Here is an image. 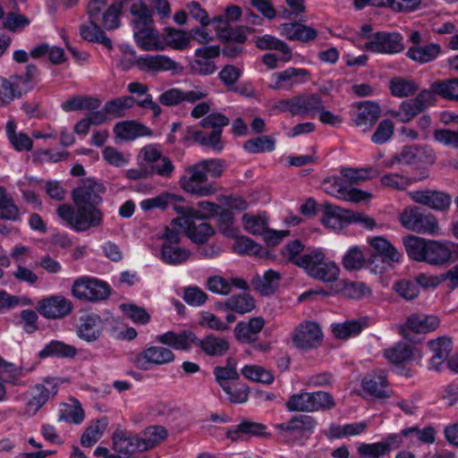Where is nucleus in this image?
Here are the masks:
<instances>
[{"instance_id":"37998d69","label":"nucleus","mask_w":458,"mask_h":458,"mask_svg":"<svg viewBox=\"0 0 458 458\" xmlns=\"http://www.w3.org/2000/svg\"><path fill=\"white\" fill-rule=\"evenodd\" d=\"M340 174L344 178L345 184L351 186L377 176L378 172L371 166L365 168L343 167L340 170Z\"/></svg>"},{"instance_id":"6e6d98bb","label":"nucleus","mask_w":458,"mask_h":458,"mask_svg":"<svg viewBox=\"0 0 458 458\" xmlns=\"http://www.w3.org/2000/svg\"><path fill=\"white\" fill-rule=\"evenodd\" d=\"M166 437L167 431L164 427L154 425L145 428L140 438L147 451L160 444Z\"/></svg>"},{"instance_id":"c756f323","label":"nucleus","mask_w":458,"mask_h":458,"mask_svg":"<svg viewBox=\"0 0 458 458\" xmlns=\"http://www.w3.org/2000/svg\"><path fill=\"white\" fill-rule=\"evenodd\" d=\"M309 72L305 69L289 67L284 71L273 74L274 83L271 88L274 89L290 90L294 86L303 82L301 77H306Z\"/></svg>"},{"instance_id":"49530a36","label":"nucleus","mask_w":458,"mask_h":458,"mask_svg":"<svg viewBox=\"0 0 458 458\" xmlns=\"http://www.w3.org/2000/svg\"><path fill=\"white\" fill-rule=\"evenodd\" d=\"M266 427L261 423L243 421L233 428L227 430V437L237 441L242 435L249 437H259L265 433Z\"/></svg>"},{"instance_id":"680f3d73","label":"nucleus","mask_w":458,"mask_h":458,"mask_svg":"<svg viewBox=\"0 0 458 458\" xmlns=\"http://www.w3.org/2000/svg\"><path fill=\"white\" fill-rule=\"evenodd\" d=\"M243 148L250 154L270 152L275 149V140L270 136H259L245 141Z\"/></svg>"},{"instance_id":"338daca9","label":"nucleus","mask_w":458,"mask_h":458,"mask_svg":"<svg viewBox=\"0 0 458 458\" xmlns=\"http://www.w3.org/2000/svg\"><path fill=\"white\" fill-rule=\"evenodd\" d=\"M310 395L311 412L331 410L335 405L333 396L327 392H311L310 393Z\"/></svg>"},{"instance_id":"f257e3e1","label":"nucleus","mask_w":458,"mask_h":458,"mask_svg":"<svg viewBox=\"0 0 458 458\" xmlns=\"http://www.w3.org/2000/svg\"><path fill=\"white\" fill-rule=\"evenodd\" d=\"M209 111L210 105L208 102H200L192 108L191 115L193 118L203 117L199 122L200 127L203 129H212V131L209 133H206L201 130L188 127L184 139L186 140H192L203 147H208L220 152L225 148L224 141L222 140L223 128L229 124L230 120L223 114L217 112L208 114Z\"/></svg>"},{"instance_id":"b1692460","label":"nucleus","mask_w":458,"mask_h":458,"mask_svg":"<svg viewBox=\"0 0 458 458\" xmlns=\"http://www.w3.org/2000/svg\"><path fill=\"white\" fill-rule=\"evenodd\" d=\"M395 159L398 163L417 166L433 164L436 157L433 150L427 146H410L403 148Z\"/></svg>"},{"instance_id":"9d476101","label":"nucleus","mask_w":458,"mask_h":458,"mask_svg":"<svg viewBox=\"0 0 458 458\" xmlns=\"http://www.w3.org/2000/svg\"><path fill=\"white\" fill-rule=\"evenodd\" d=\"M174 360L173 352L163 346H150L131 357V362L139 369L148 370L152 365H163Z\"/></svg>"},{"instance_id":"a211bd4d","label":"nucleus","mask_w":458,"mask_h":458,"mask_svg":"<svg viewBox=\"0 0 458 458\" xmlns=\"http://www.w3.org/2000/svg\"><path fill=\"white\" fill-rule=\"evenodd\" d=\"M106 319L94 312H86L80 316L76 327V335L81 340L93 343L102 335Z\"/></svg>"},{"instance_id":"2eb2a0df","label":"nucleus","mask_w":458,"mask_h":458,"mask_svg":"<svg viewBox=\"0 0 458 458\" xmlns=\"http://www.w3.org/2000/svg\"><path fill=\"white\" fill-rule=\"evenodd\" d=\"M37 310L47 319H62L72 313L73 304L63 295H52L38 301Z\"/></svg>"},{"instance_id":"a19ab883","label":"nucleus","mask_w":458,"mask_h":458,"mask_svg":"<svg viewBox=\"0 0 458 458\" xmlns=\"http://www.w3.org/2000/svg\"><path fill=\"white\" fill-rule=\"evenodd\" d=\"M405 250L411 259L423 262L428 246V240L416 236L408 235L403 239Z\"/></svg>"},{"instance_id":"473e14b6","label":"nucleus","mask_w":458,"mask_h":458,"mask_svg":"<svg viewBox=\"0 0 458 458\" xmlns=\"http://www.w3.org/2000/svg\"><path fill=\"white\" fill-rule=\"evenodd\" d=\"M281 274L276 270L268 269L262 276L256 275L251 281L255 291L263 296L272 295L279 286Z\"/></svg>"},{"instance_id":"69168bd1","label":"nucleus","mask_w":458,"mask_h":458,"mask_svg":"<svg viewBox=\"0 0 458 458\" xmlns=\"http://www.w3.org/2000/svg\"><path fill=\"white\" fill-rule=\"evenodd\" d=\"M422 112L414 99L402 102L397 111H392L391 114L402 123L410 122L415 115Z\"/></svg>"},{"instance_id":"39448f33","label":"nucleus","mask_w":458,"mask_h":458,"mask_svg":"<svg viewBox=\"0 0 458 458\" xmlns=\"http://www.w3.org/2000/svg\"><path fill=\"white\" fill-rule=\"evenodd\" d=\"M163 244L160 251L161 260L171 266H178L186 262L191 257V251L179 246L180 233L174 228L165 227L160 235Z\"/></svg>"},{"instance_id":"0e129e2a","label":"nucleus","mask_w":458,"mask_h":458,"mask_svg":"<svg viewBox=\"0 0 458 458\" xmlns=\"http://www.w3.org/2000/svg\"><path fill=\"white\" fill-rule=\"evenodd\" d=\"M242 220L244 229L253 235H262L267 228V218L260 215L244 214Z\"/></svg>"},{"instance_id":"79ce46f5","label":"nucleus","mask_w":458,"mask_h":458,"mask_svg":"<svg viewBox=\"0 0 458 458\" xmlns=\"http://www.w3.org/2000/svg\"><path fill=\"white\" fill-rule=\"evenodd\" d=\"M362 387L365 392L369 394L377 397L385 398L388 394L386 393V379L384 372L380 374H369L363 377Z\"/></svg>"},{"instance_id":"c85d7f7f","label":"nucleus","mask_w":458,"mask_h":458,"mask_svg":"<svg viewBox=\"0 0 458 458\" xmlns=\"http://www.w3.org/2000/svg\"><path fill=\"white\" fill-rule=\"evenodd\" d=\"M264 325L262 317L250 318L247 322L241 321L234 327L235 338L243 344L254 343Z\"/></svg>"},{"instance_id":"774afa93","label":"nucleus","mask_w":458,"mask_h":458,"mask_svg":"<svg viewBox=\"0 0 458 458\" xmlns=\"http://www.w3.org/2000/svg\"><path fill=\"white\" fill-rule=\"evenodd\" d=\"M286 408L290 411L311 412L310 393L301 392L292 394L286 403Z\"/></svg>"},{"instance_id":"a18cd8bd","label":"nucleus","mask_w":458,"mask_h":458,"mask_svg":"<svg viewBox=\"0 0 458 458\" xmlns=\"http://www.w3.org/2000/svg\"><path fill=\"white\" fill-rule=\"evenodd\" d=\"M256 46L259 49H276L281 52L282 60L288 62L292 58V50L290 47L279 38L271 36L264 35L256 39Z\"/></svg>"},{"instance_id":"c03bdc74","label":"nucleus","mask_w":458,"mask_h":458,"mask_svg":"<svg viewBox=\"0 0 458 458\" xmlns=\"http://www.w3.org/2000/svg\"><path fill=\"white\" fill-rule=\"evenodd\" d=\"M214 375L216 381L225 393H229L230 390V384L228 381L237 380L240 377V375L236 369V362L232 359H228L226 366L216 367L214 369Z\"/></svg>"},{"instance_id":"4c0bfd02","label":"nucleus","mask_w":458,"mask_h":458,"mask_svg":"<svg viewBox=\"0 0 458 458\" xmlns=\"http://www.w3.org/2000/svg\"><path fill=\"white\" fill-rule=\"evenodd\" d=\"M77 353V349L73 345L67 344L62 341L53 340L46 344L38 352V357L40 359L47 357L74 358Z\"/></svg>"},{"instance_id":"1a4fd4ad","label":"nucleus","mask_w":458,"mask_h":458,"mask_svg":"<svg viewBox=\"0 0 458 458\" xmlns=\"http://www.w3.org/2000/svg\"><path fill=\"white\" fill-rule=\"evenodd\" d=\"M363 48L372 53L394 55L404 49L403 38L398 32L378 31L369 37Z\"/></svg>"},{"instance_id":"a878e982","label":"nucleus","mask_w":458,"mask_h":458,"mask_svg":"<svg viewBox=\"0 0 458 458\" xmlns=\"http://www.w3.org/2000/svg\"><path fill=\"white\" fill-rule=\"evenodd\" d=\"M428 347L432 353L428 360V369L439 371L453 350L452 341L448 337H438L429 341Z\"/></svg>"},{"instance_id":"e433bc0d","label":"nucleus","mask_w":458,"mask_h":458,"mask_svg":"<svg viewBox=\"0 0 458 458\" xmlns=\"http://www.w3.org/2000/svg\"><path fill=\"white\" fill-rule=\"evenodd\" d=\"M294 98L295 114L314 116L323 107V100L318 94H303Z\"/></svg>"},{"instance_id":"ddd939ff","label":"nucleus","mask_w":458,"mask_h":458,"mask_svg":"<svg viewBox=\"0 0 458 458\" xmlns=\"http://www.w3.org/2000/svg\"><path fill=\"white\" fill-rule=\"evenodd\" d=\"M172 225L182 227L188 238L197 244L207 242L215 233L214 228L203 222L202 217H199L198 215L192 217L174 218Z\"/></svg>"},{"instance_id":"7c9ffc66","label":"nucleus","mask_w":458,"mask_h":458,"mask_svg":"<svg viewBox=\"0 0 458 458\" xmlns=\"http://www.w3.org/2000/svg\"><path fill=\"white\" fill-rule=\"evenodd\" d=\"M255 307L254 298L245 293L233 294L216 305L217 310H229L241 315L252 311Z\"/></svg>"},{"instance_id":"0eeeda50","label":"nucleus","mask_w":458,"mask_h":458,"mask_svg":"<svg viewBox=\"0 0 458 458\" xmlns=\"http://www.w3.org/2000/svg\"><path fill=\"white\" fill-rule=\"evenodd\" d=\"M72 294L78 300L97 302L106 300L110 295L109 285L101 280L81 276L72 286Z\"/></svg>"},{"instance_id":"f704fd0d","label":"nucleus","mask_w":458,"mask_h":458,"mask_svg":"<svg viewBox=\"0 0 458 458\" xmlns=\"http://www.w3.org/2000/svg\"><path fill=\"white\" fill-rule=\"evenodd\" d=\"M402 444V437L398 435H390L386 440L374 443L360 445V452L364 455L383 456L392 449L397 448Z\"/></svg>"},{"instance_id":"c9c22d12","label":"nucleus","mask_w":458,"mask_h":458,"mask_svg":"<svg viewBox=\"0 0 458 458\" xmlns=\"http://www.w3.org/2000/svg\"><path fill=\"white\" fill-rule=\"evenodd\" d=\"M134 39L137 45L145 51H160L165 45L160 41L158 34L149 26H144L134 31Z\"/></svg>"},{"instance_id":"aec40b11","label":"nucleus","mask_w":458,"mask_h":458,"mask_svg":"<svg viewBox=\"0 0 458 458\" xmlns=\"http://www.w3.org/2000/svg\"><path fill=\"white\" fill-rule=\"evenodd\" d=\"M105 191L103 184L93 180H86L72 191V200L76 207H98L102 202L100 196Z\"/></svg>"},{"instance_id":"864d4df0","label":"nucleus","mask_w":458,"mask_h":458,"mask_svg":"<svg viewBox=\"0 0 458 458\" xmlns=\"http://www.w3.org/2000/svg\"><path fill=\"white\" fill-rule=\"evenodd\" d=\"M393 292L406 301H411L420 295V287L413 280L403 278L396 280L392 284Z\"/></svg>"},{"instance_id":"5fc2aeb1","label":"nucleus","mask_w":458,"mask_h":458,"mask_svg":"<svg viewBox=\"0 0 458 458\" xmlns=\"http://www.w3.org/2000/svg\"><path fill=\"white\" fill-rule=\"evenodd\" d=\"M107 420L102 418L89 425L81 437V444L85 447L95 445L107 427Z\"/></svg>"},{"instance_id":"3c124183","label":"nucleus","mask_w":458,"mask_h":458,"mask_svg":"<svg viewBox=\"0 0 458 458\" xmlns=\"http://www.w3.org/2000/svg\"><path fill=\"white\" fill-rule=\"evenodd\" d=\"M365 327L362 319L347 320L344 323L332 325V333L337 339H347L358 335Z\"/></svg>"},{"instance_id":"de8ad7c7","label":"nucleus","mask_w":458,"mask_h":458,"mask_svg":"<svg viewBox=\"0 0 458 458\" xmlns=\"http://www.w3.org/2000/svg\"><path fill=\"white\" fill-rule=\"evenodd\" d=\"M412 355V346L403 342H399L384 351L385 358L393 364L406 362L411 359Z\"/></svg>"},{"instance_id":"6ab92c4d","label":"nucleus","mask_w":458,"mask_h":458,"mask_svg":"<svg viewBox=\"0 0 458 458\" xmlns=\"http://www.w3.org/2000/svg\"><path fill=\"white\" fill-rule=\"evenodd\" d=\"M221 49L218 46H206L195 50L196 59L190 63L191 72L194 75L207 76L216 72V66L211 60L219 56Z\"/></svg>"},{"instance_id":"dca6fc26","label":"nucleus","mask_w":458,"mask_h":458,"mask_svg":"<svg viewBox=\"0 0 458 458\" xmlns=\"http://www.w3.org/2000/svg\"><path fill=\"white\" fill-rule=\"evenodd\" d=\"M58 391L55 378H45L42 384H37L30 390V398L26 403L28 412L35 415Z\"/></svg>"},{"instance_id":"052dcab7","label":"nucleus","mask_w":458,"mask_h":458,"mask_svg":"<svg viewBox=\"0 0 458 458\" xmlns=\"http://www.w3.org/2000/svg\"><path fill=\"white\" fill-rule=\"evenodd\" d=\"M20 212L13 199L8 196L4 188L0 187V219L16 221Z\"/></svg>"},{"instance_id":"72a5a7b5","label":"nucleus","mask_w":458,"mask_h":458,"mask_svg":"<svg viewBox=\"0 0 458 458\" xmlns=\"http://www.w3.org/2000/svg\"><path fill=\"white\" fill-rule=\"evenodd\" d=\"M22 76H12L9 80L0 78V102L8 104L27 91L28 87L22 86Z\"/></svg>"},{"instance_id":"7ed1b4c3","label":"nucleus","mask_w":458,"mask_h":458,"mask_svg":"<svg viewBox=\"0 0 458 458\" xmlns=\"http://www.w3.org/2000/svg\"><path fill=\"white\" fill-rule=\"evenodd\" d=\"M322 207L324 216L321 222L330 230L340 231L352 223H359L369 229H372L376 225L373 218L365 216L363 213L353 212L327 202L324 203Z\"/></svg>"},{"instance_id":"f8f14e48","label":"nucleus","mask_w":458,"mask_h":458,"mask_svg":"<svg viewBox=\"0 0 458 458\" xmlns=\"http://www.w3.org/2000/svg\"><path fill=\"white\" fill-rule=\"evenodd\" d=\"M409 41L412 45L408 48L406 56L420 64L434 61L441 52V47L437 43L423 45L422 36L417 30L410 33Z\"/></svg>"},{"instance_id":"6e6552de","label":"nucleus","mask_w":458,"mask_h":458,"mask_svg":"<svg viewBox=\"0 0 458 458\" xmlns=\"http://www.w3.org/2000/svg\"><path fill=\"white\" fill-rule=\"evenodd\" d=\"M185 171L189 176H182L179 181L181 187L185 191L201 197L215 193L214 185L207 182L208 174L200 161L188 166Z\"/></svg>"},{"instance_id":"423d86ee","label":"nucleus","mask_w":458,"mask_h":458,"mask_svg":"<svg viewBox=\"0 0 458 458\" xmlns=\"http://www.w3.org/2000/svg\"><path fill=\"white\" fill-rule=\"evenodd\" d=\"M399 220L403 227L418 233L434 235L438 230V222L435 216L418 207L405 208Z\"/></svg>"},{"instance_id":"ea45409f","label":"nucleus","mask_w":458,"mask_h":458,"mask_svg":"<svg viewBox=\"0 0 458 458\" xmlns=\"http://www.w3.org/2000/svg\"><path fill=\"white\" fill-rule=\"evenodd\" d=\"M101 27L102 26L98 24V21H91V19H89V23H85L81 26V36L88 41L100 43L106 48L112 49V41L106 36Z\"/></svg>"},{"instance_id":"f03ea898","label":"nucleus","mask_w":458,"mask_h":458,"mask_svg":"<svg viewBox=\"0 0 458 458\" xmlns=\"http://www.w3.org/2000/svg\"><path fill=\"white\" fill-rule=\"evenodd\" d=\"M58 216L76 232H86L103 223V214L97 207H76L62 204L57 208Z\"/></svg>"},{"instance_id":"393cba45","label":"nucleus","mask_w":458,"mask_h":458,"mask_svg":"<svg viewBox=\"0 0 458 458\" xmlns=\"http://www.w3.org/2000/svg\"><path fill=\"white\" fill-rule=\"evenodd\" d=\"M140 70L155 72H180L182 70L181 64L165 55L140 56L136 61Z\"/></svg>"},{"instance_id":"4468645a","label":"nucleus","mask_w":458,"mask_h":458,"mask_svg":"<svg viewBox=\"0 0 458 458\" xmlns=\"http://www.w3.org/2000/svg\"><path fill=\"white\" fill-rule=\"evenodd\" d=\"M323 341L320 326L314 321L300 324L295 329L293 342L295 347L308 351L318 348Z\"/></svg>"},{"instance_id":"2f4dec72","label":"nucleus","mask_w":458,"mask_h":458,"mask_svg":"<svg viewBox=\"0 0 458 458\" xmlns=\"http://www.w3.org/2000/svg\"><path fill=\"white\" fill-rule=\"evenodd\" d=\"M114 133L117 138L133 140L142 136H151L152 131L142 123L135 121L119 122L114 126Z\"/></svg>"},{"instance_id":"20e7f679","label":"nucleus","mask_w":458,"mask_h":458,"mask_svg":"<svg viewBox=\"0 0 458 458\" xmlns=\"http://www.w3.org/2000/svg\"><path fill=\"white\" fill-rule=\"evenodd\" d=\"M302 262L305 264L304 269L313 278L325 283H332L338 278V266L333 261H325V253L321 250L307 253Z\"/></svg>"},{"instance_id":"58836bf2","label":"nucleus","mask_w":458,"mask_h":458,"mask_svg":"<svg viewBox=\"0 0 458 458\" xmlns=\"http://www.w3.org/2000/svg\"><path fill=\"white\" fill-rule=\"evenodd\" d=\"M208 356H223L229 349L226 339L208 335L203 339H198L197 344Z\"/></svg>"},{"instance_id":"13d9d810","label":"nucleus","mask_w":458,"mask_h":458,"mask_svg":"<svg viewBox=\"0 0 458 458\" xmlns=\"http://www.w3.org/2000/svg\"><path fill=\"white\" fill-rule=\"evenodd\" d=\"M135 105L134 98L131 96L121 97L108 101L105 105L107 114L118 118L125 115V111Z\"/></svg>"},{"instance_id":"412c9836","label":"nucleus","mask_w":458,"mask_h":458,"mask_svg":"<svg viewBox=\"0 0 458 458\" xmlns=\"http://www.w3.org/2000/svg\"><path fill=\"white\" fill-rule=\"evenodd\" d=\"M458 245L451 242H440L428 240V246L423 262L441 266L458 258Z\"/></svg>"},{"instance_id":"9b49d317","label":"nucleus","mask_w":458,"mask_h":458,"mask_svg":"<svg viewBox=\"0 0 458 458\" xmlns=\"http://www.w3.org/2000/svg\"><path fill=\"white\" fill-rule=\"evenodd\" d=\"M380 114L381 108L377 102L360 101L354 103L351 117L353 124L366 132L376 124Z\"/></svg>"},{"instance_id":"4be33fe9","label":"nucleus","mask_w":458,"mask_h":458,"mask_svg":"<svg viewBox=\"0 0 458 458\" xmlns=\"http://www.w3.org/2000/svg\"><path fill=\"white\" fill-rule=\"evenodd\" d=\"M409 195L414 202L437 211H446L452 203L451 196L440 191H414L410 192Z\"/></svg>"},{"instance_id":"603ef678","label":"nucleus","mask_w":458,"mask_h":458,"mask_svg":"<svg viewBox=\"0 0 458 458\" xmlns=\"http://www.w3.org/2000/svg\"><path fill=\"white\" fill-rule=\"evenodd\" d=\"M0 380L4 384H9L14 386H23L25 383L21 379L24 375L23 369L15 366L13 363L6 361L3 359L0 367Z\"/></svg>"},{"instance_id":"e2e57ef3","label":"nucleus","mask_w":458,"mask_h":458,"mask_svg":"<svg viewBox=\"0 0 458 458\" xmlns=\"http://www.w3.org/2000/svg\"><path fill=\"white\" fill-rule=\"evenodd\" d=\"M390 89L394 97L404 98L413 95L418 86L413 81L397 77L390 81Z\"/></svg>"},{"instance_id":"f3484780","label":"nucleus","mask_w":458,"mask_h":458,"mask_svg":"<svg viewBox=\"0 0 458 458\" xmlns=\"http://www.w3.org/2000/svg\"><path fill=\"white\" fill-rule=\"evenodd\" d=\"M143 160L149 165L150 175L156 174L164 178H170L174 171L172 160L162 155L156 147L149 145L140 150Z\"/></svg>"},{"instance_id":"09e8293b","label":"nucleus","mask_w":458,"mask_h":458,"mask_svg":"<svg viewBox=\"0 0 458 458\" xmlns=\"http://www.w3.org/2000/svg\"><path fill=\"white\" fill-rule=\"evenodd\" d=\"M370 245L375 251L374 255L380 256L383 261L398 262L400 260L401 254L386 239L375 237L370 240Z\"/></svg>"},{"instance_id":"cd10ccee","label":"nucleus","mask_w":458,"mask_h":458,"mask_svg":"<svg viewBox=\"0 0 458 458\" xmlns=\"http://www.w3.org/2000/svg\"><path fill=\"white\" fill-rule=\"evenodd\" d=\"M157 341L175 350H190L192 345L197 344L198 337L190 330H183L179 333L168 331L157 335Z\"/></svg>"},{"instance_id":"bf43d9fd","label":"nucleus","mask_w":458,"mask_h":458,"mask_svg":"<svg viewBox=\"0 0 458 458\" xmlns=\"http://www.w3.org/2000/svg\"><path fill=\"white\" fill-rule=\"evenodd\" d=\"M242 374L244 377L262 384L270 385L274 381V376L271 371L258 365H246L242 369Z\"/></svg>"},{"instance_id":"4d7b16f0","label":"nucleus","mask_w":458,"mask_h":458,"mask_svg":"<svg viewBox=\"0 0 458 458\" xmlns=\"http://www.w3.org/2000/svg\"><path fill=\"white\" fill-rule=\"evenodd\" d=\"M124 3L114 1L108 8L105 10L100 17L101 26L106 30H115L120 26V14Z\"/></svg>"},{"instance_id":"bb28decb","label":"nucleus","mask_w":458,"mask_h":458,"mask_svg":"<svg viewBox=\"0 0 458 458\" xmlns=\"http://www.w3.org/2000/svg\"><path fill=\"white\" fill-rule=\"evenodd\" d=\"M439 319L433 315L412 314L401 327L402 335L408 337L407 330L415 333H428L436 330L439 327Z\"/></svg>"},{"instance_id":"8fccbe9b","label":"nucleus","mask_w":458,"mask_h":458,"mask_svg":"<svg viewBox=\"0 0 458 458\" xmlns=\"http://www.w3.org/2000/svg\"><path fill=\"white\" fill-rule=\"evenodd\" d=\"M5 131L10 143L16 150L23 151L30 150L32 148V140L26 133L16 132V123L13 120L7 122Z\"/></svg>"},{"instance_id":"5701e85b","label":"nucleus","mask_w":458,"mask_h":458,"mask_svg":"<svg viewBox=\"0 0 458 458\" xmlns=\"http://www.w3.org/2000/svg\"><path fill=\"white\" fill-rule=\"evenodd\" d=\"M112 441L114 449L119 454L131 455L138 452H145L140 437L121 428H117L113 433Z\"/></svg>"}]
</instances>
